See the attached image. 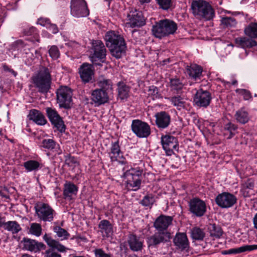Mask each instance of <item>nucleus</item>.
Here are the masks:
<instances>
[{
	"mask_svg": "<svg viewBox=\"0 0 257 257\" xmlns=\"http://www.w3.org/2000/svg\"><path fill=\"white\" fill-rule=\"evenodd\" d=\"M46 28L49 30V31L53 34H56L58 32V28L56 25L51 24V22Z\"/></svg>",
	"mask_w": 257,
	"mask_h": 257,
	"instance_id": "nucleus-59",
	"label": "nucleus"
},
{
	"mask_svg": "<svg viewBox=\"0 0 257 257\" xmlns=\"http://www.w3.org/2000/svg\"><path fill=\"white\" fill-rule=\"evenodd\" d=\"M167 99L174 106L176 107L179 110L186 108V102L184 101V98L180 95L168 97Z\"/></svg>",
	"mask_w": 257,
	"mask_h": 257,
	"instance_id": "nucleus-38",
	"label": "nucleus"
},
{
	"mask_svg": "<svg viewBox=\"0 0 257 257\" xmlns=\"http://www.w3.org/2000/svg\"><path fill=\"white\" fill-rule=\"evenodd\" d=\"M22 257H33V256L29 254L25 253V254H23L22 255Z\"/></svg>",
	"mask_w": 257,
	"mask_h": 257,
	"instance_id": "nucleus-64",
	"label": "nucleus"
},
{
	"mask_svg": "<svg viewBox=\"0 0 257 257\" xmlns=\"http://www.w3.org/2000/svg\"><path fill=\"white\" fill-rule=\"evenodd\" d=\"M23 33L26 36L34 35V39L32 40L33 42H40L39 35L37 33V29L33 26L25 28L23 30Z\"/></svg>",
	"mask_w": 257,
	"mask_h": 257,
	"instance_id": "nucleus-41",
	"label": "nucleus"
},
{
	"mask_svg": "<svg viewBox=\"0 0 257 257\" xmlns=\"http://www.w3.org/2000/svg\"><path fill=\"white\" fill-rule=\"evenodd\" d=\"M234 118L236 121L240 124H245L249 120L248 112L244 108H241L236 111Z\"/></svg>",
	"mask_w": 257,
	"mask_h": 257,
	"instance_id": "nucleus-35",
	"label": "nucleus"
},
{
	"mask_svg": "<svg viewBox=\"0 0 257 257\" xmlns=\"http://www.w3.org/2000/svg\"><path fill=\"white\" fill-rule=\"evenodd\" d=\"M143 173V169L139 167H132L125 171L123 177L126 179V187L134 191L138 190L141 188Z\"/></svg>",
	"mask_w": 257,
	"mask_h": 257,
	"instance_id": "nucleus-6",
	"label": "nucleus"
},
{
	"mask_svg": "<svg viewBox=\"0 0 257 257\" xmlns=\"http://www.w3.org/2000/svg\"><path fill=\"white\" fill-rule=\"evenodd\" d=\"M186 72L192 80L197 81L203 77L202 67L196 64H191L186 67Z\"/></svg>",
	"mask_w": 257,
	"mask_h": 257,
	"instance_id": "nucleus-22",
	"label": "nucleus"
},
{
	"mask_svg": "<svg viewBox=\"0 0 257 257\" xmlns=\"http://www.w3.org/2000/svg\"><path fill=\"white\" fill-rule=\"evenodd\" d=\"M211 99V93L208 91L201 88L196 91L193 98V102L197 106L206 108L209 105Z\"/></svg>",
	"mask_w": 257,
	"mask_h": 257,
	"instance_id": "nucleus-15",
	"label": "nucleus"
},
{
	"mask_svg": "<svg viewBox=\"0 0 257 257\" xmlns=\"http://www.w3.org/2000/svg\"><path fill=\"white\" fill-rule=\"evenodd\" d=\"M28 117L30 120L39 125H44L47 123L44 114L36 109L30 110Z\"/></svg>",
	"mask_w": 257,
	"mask_h": 257,
	"instance_id": "nucleus-28",
	"label": "nucleus"
},
{
	"mask_svg": "<svg viewBox=\"0 0 257 257\" xmlns=\"http://www.w3.org/2000/svg\"><path fill=\"white\" fill-rule=\"evenodd\" d=\"M35 55L34 56H37V58L41 56L40 51L39 50H35Z\"/></svg>",
	"mask_w": 257,
	"mask_h": 257,
	"instance_id": "nucleus-63",
	"label": "nucleus"
},
{
	"mask_svg": "<svg viewBox=\"0 0 257 257\" xmlns=\"http://www.w3.org/2000/svg\"><path fill=\"white\" fill-rule=\"evenodd\" d=\"M98 228L103 236L109 237L113 233V227L109 221L104 219L100 221Z\"/></svg>",
	"mask_w": 257,
	"mask_h": 257,
	"instance_id": "nucleus-31",
	"label": "nucleus"
},
{
	"mask_svg": "<svg viewBox=\"0 0 257 257\" xmlns=\"http://www.w3.org/2000/svg\"><path fill=\"white\" fill-rule=\"evenodd\" d=\"M130 23L132 28L140 27L145 25L146 21L143 13L141 11H135L128 15Z\"/></svg>",
	"mask_w": 257,
	"mask_h": 257,
	"instance_id": "nucleus-24",
	"label": "nucleus"
},
{
	"mask_svg": "<svg viewBox=\"0 0 257 257\" xmlns=\"http://www.w3.org/2000/svg\"><path fill=\"white\" fill-rule=\"evenodd\" d=\"M53 231L57 234L59 237H62L64 239H68L70 236V234L66 230L61 228L60 226H56L53 227Z\"/></svg>",
	"mask_w": 257,
	"mask_h": 257,
	"instance_id": "nucleus-46",
	"label": "nucleus"
},
{
	"mask_svg": "<svg viewBox=\"0 0 257 257\" xmlns=\"http://www.w3.org/2000/svg\"><path fill=\"white\" fill-rule=\"evenodd\" d=\"M118 97L121 100L126 99L129 96L130 87L122 81H119L117 84Z\"/></svg>",
	"mask_w": 257,
	"mask_h": 257,
	"instance_id": "nucleus-33",
	"label": "nucleus"
},
{
	"mask_svg": "<svg viewBox=\"0 0 257 257\" xmlns=\"http://www.w3.org/2000/svg\"><path fill=\"white\" fill-rule=\"evenodd\" d=\"M156 124L159 128L164 129L169 126L171 122V116L167 112L162 111L155 115Z\"/></svg>",
	"mask_w": 257,
	"mask_h": 257,
	"instance_id": "nucleus-21",
	"label": "nucleus"
},
{
	"mask_svg": "<svg viewBox=\"0 0 257 257\" xmlns=\"http://www.w3.org/2000/svg\"><path fill=\"white\" fill-rule=\"evenodd\" d=\"M35 213L41 221L51 222L56 214L55 210L47 203L38 202L34 207Z\"/></svg>",
	"mask_w": 257,
	"mask_h": 257,
	"instance_id": "nucleus-9",
	"label": "nucleus"
},
{
	"mask_svg": "<svg viewBox=\"0 0 257 257\" xmlns=\"http://www.w3.org/2000/svg\"><path fill=\"white\" fill-rule=\"evenodd\" d=\"M205 232L199 227H195L191 230V236L193 239L202 240L205 237Z\"/></svg>",
	"mask_w": 257,
	"mask_h": 257,
	"instance_id": "nucleus-44",
	"label": "nucleus"
},
{
	"mask_svg": "<svg viewBox=\"0 0 257 257\" xmlns=\"http://www.w3.org/2000/svg\"><path fill=\"white\" fill-rule=\"evenodd\" d=\"M237 93L243 96V99L245 100H248L252 98V95L251 92L245 89H237L235 90Z\"/></svg>",
	"mask_w": 257,
	"mask_h": 257,
	"instance_id": "nucleus-53",
	"label": "nucleus"
},
{
	"mask_svg": "<svg viewBox=\"0 0 257 257\" xmlns=\"http://www.w3.org/2000/svg\"><path fill=\"white\" fill-rule=\"evenodd\" d=\"M43 239L51 248L47 250L45 252V257H62L58 253L54 251L57 249L60 252L66 251V248L59 241L53 239L47 234L43 236Z\"/></svg>",
	"mask_w": 257,
	"mask_h": 257,
	"instance_id": "nucleus-10",
	"label": "nucleus"
},
{
	"mask_svg": "<svg viewBox=\"0 0 257 257\" xmlns=\"http://www.w3.org/2000/svg\"><path fill=\"white\" fill-rule=\"evenodd\" d=\"M5 223V220L4 217H2L1 214H0V227H2L4 226Z\"/></svg>",
	"mask_w": 257,
	"mask_h": 257,
	"instance_id": "nucleus-61",
	"label": "nucleus"
},
{
	"mask_svg": "<svg viewBox=\"0 0 257 257\" xmlns=\"http://www.w3.org/2000/svg\"><path fill=\"white\" fill-rule=\"evenodd\" d=\"M78 187L70 181H66L64 184L63 195L65 199L71 200L76 196Z\"/></svg>",
	"mask_w": 257,
	"mask_h": 257,
	"instance_id": "nucleus-23",
	"label": "nucleus"
},
{
	"mask_svg": "<svg viewBox=\"0 0 257 257\" xmlns=\"http://www.w3.org/2000/svg\"><path fill=\"white\" fill-rule=\"evenodd\" d=\"M5 229L11 231L13 234H17L22 230L20 224L16 221L5 222L4 226Z\"/></svg>",
	"mask_w": 257,
	"mask_h": 257,
	"instance_id": "nucleus-40",
	"label": "nucleus"
},
{
	"mask_svg": "<svg viewBox=\"0 0 257 257\" xmlns=\"http://www.w3.org/2000/svg\"><path fill=\"white\" fill-rule=\"evenodd\" d=\"M221 25L223 28H230L235 27L237 24L236 19L231 17H225L221 20Z\"/></svg>",
	"mask_w": 257,
	"mask_h": 257,
	"instance_id": "nucleus-45",
	"label": "nucleus"
},
{
	"mask_svg": "<svg viewBox=\"0 0 257 257\" xmlns=\"http://www.w3.org/2000/svg\"><path fill=\"white\" fill-rule=\"evenodd\" d=\"M106 48L100 40H93L91 43L90 58L93 65H100L106 58Z\"/></svg>",
	"mask_w": 257,
	"mask_h": 257,
	"instance_id": "nucleus-7",
	"label": "nucleus"
},
{
	"mask_svg": "<svg viewBox=\"0 0 257 257\" xmlns=\"http://www.w3.org/2000/svg\"><path fill=\"white\" fill-rule=\"evenodd\" d=\"M216 204L221 208H228L232 207L236 203L237 198L228 192H223L219 194L215 199Z\"/></svg>",
	"mask_w": 257,
	"mask_h": 257,
	"instance_id": "nucleus-16",
	"label": "nucleus"
},
{
	"mask_svg": "<svg viewBox=\"0 0 257 257\" xmlns=\"http://www.w3.org/2000/svg\"><path fill=\"white\" fill-rule=\"evenodd\" d=\"M139 1L141 4H144L145 3H150L151 0H139Z\"/></svg>",
	"mask_w": 257,
	"mask_h": 257,
	"instance_id": "nucleus-62",
	"label": "nucleus"
},
{
	"mask_svg": "<svg viewBox=\"0 0 257 257\" xmlns=\"http://www.w3.org/2000/svg\"><path fill=\"white\" fill-rule=\"evenodd\" d=\"M65 164L69 167L79 165L77 158L71 156L70 154H66L64 156Z\"/></svg>",
	"mask_w": 257,
	"mask_h": 257,
	"instance_id": "nucleus-47",
	"label": "nucleus"
},
{
	"mask_svg": "<svg viewBox=\"0 0 257 257\" xmlns=\"http://www.w3.org/2000/svg\"><path fill=\"white\" fill-rule=\"evenodd\" d=\"M56 143L52 139H44L42 142V147L45 149L52 150L55 148Z\"/></svg>",
	"mask_w": 257,
	"mask_h": 257,
	"instance_id": "nucleus-51",
	"label": "nucleus"
},
{
	"mask_svg": "<svg viewBox=\"0 0 257 257\" xmlns=\"http://www.w3.org/2000/svg\"><path fill=\"white\" fill-rule=\"evenodd\" d=\"M177 28V24L174 21L165 19L160 20L153 25L152 32L156 38L162 39L170 35H173Z\"/></svg>",
	"mask_w": 257,
	"mask_h": 257,
	"instance_id": "nucleus-4",
	"label": "nucleus"
},
{
	"mask_svg": "<svg viewBox=\"0 0 257 257\" xmlns=\"http://www.w3.org/2000/svg\"><path fill=\"white\" fill-rule=\"evenodd\" d=\"M28 51H29V54H28L27 56H25L26 58H27L26 63L31 65L35 59L37 58V56H34V54L31 52V50L29 48L28 49Z\"/></svg>",
	"mask_w": 257,
	"mask_h": 257,
	"instance_id": "nucleus-57",
	"label": "nucleus"
},
{
	"mask_svg": "<svg viewBox=\"0 0 257 257\" xmlns=\"http://www.w3.org/2000/svg\"><path fill=\"white\" fill-rule=\"evenodd\" d=\"M13 45H14V47L16 49H17L18 50L20 49L21 51H22V49H23V54H25L26 55V56H27L28 54H29V51H28V48H26L27 46V45L26 44H25L24 42L22 40H19L15 41L14 42Z\"/></svg>",
	"mask_w": 257,
	"mask_h": 257,
	"instance_id": "nucleus-50",
	"label": "nucleus"
},
{
	"mask_svg": "<svg viewBox=\"0 0 257 257\" xmlns=\"http://www.w3.org/2000/svg\"><path fill=\"white\" fill-rule=\"evenodd\" d=\"M23 241L25 248L30 251L39 252L46 247V245L43 243L30 238L24 237Z\"/></svg>",
	"mask_w": 257,
	"mask_h": 257,
	"instance_id": "nucleus-27",
	"label": "nucleus"
},
{
	"mask_svg": "<svg viewBox=\"0 0 257 257\" xmlns=\"http://www.w3.org/2000/svg\"><path fill=\"white\" fill-rule=\"evenodd\" d=\"M91 100L95 106H100L109 101L108 94L101 89L96 88L91 92Z\"/></svg>",
	"mask_w": 257,
	"mask_h": 257,
	"instance_id": "nucleus-19",
	"label": "nucleus"
},
{
	"mask_svg": "<svg viewBox=\"0 0 257 257\" xmlns=\"http://www.w3.org/2000/svg\"><path fill=\"white\" fill-rule=\"evenodd\" d=\"M244 34L250 38H257V22H250L244 29Z\"/></svg>",
	"mask_w": 257,
	"mask_h": 257,
	"instance_id": "nucleus-36",
	"label": "nucleus"
},
{
	"mask_svg": "<svg viewBox=\"0 0 257 257\" xmlns=\"http://www.w3.org/2000/svg\"><path fill=\"white\" fill-rule=\"evenodd\" d=\"M104 40L106 46L112 56L119 59L125 53L126 44L123 37L119 32L112 30L107 32Z\"/></svg>",
	"mask_w": 257,
	"mask_h": 257,
	"instance_id": "nucleus-2",
	"label": "nucleus"
},
{
	"mask_svg": "<svg viewBox=\"0 0 257 257\" xmlns=\"http://www.w3.org/2000/svg\"><path fill=\"white\" fill-rule=\"evenodd\" d=\"M148 92L149 95L151 96L153 99L162 98L161 94L159 91V88L156 86L151 85L149 86Z\"/></svg>",
	"mask_w": 257,
	"mask_h": 257,
	"instance_id": "nucleus-49",
	"label": "nucleus"
},
{
	"mask_svg": "<svg viewBox=\"0 0 257 257\" xmlns=\"http://www.w3.org/2000/svg\"><path fill=\"white\" fill-rule=\"evenodd\" d=\"M208 230L210 236L215 238H220L223 232L221 227L215 223H210L208 225Z\"/></svg>",
	"mask_w": 257,
	"mask_h": 257,
	"instance_id": "nucleus-37",
	"label": "nucleus"
},
{
	"mask_svg": "<svg viewBox=\"0 0 257 257\" xmlns=\"http://www.w3.org/2000/svg\"><path fill=\"white\" fill-rule=\"evenodd\" d=\"M42 227L40 224L32 223L31 224L30 232L36 236H40L42 233Z\"/></svg>",
	"mask_w": 257,
	"mask_h": 257,
	"instance_id": "nucleus-48",
	"label": "nucleus"
},
{
	"mask_svg": "<svg viewBox=\"0 0 257 257\" xmlns=\"http://www.w3.org/2000/svg\"><path fill=\"white\" fill-rule=\"evenodd\" d=\"M34 87L40 93H48L51 89L52 76L50 69L45 66L40 67L37 73L31 77Z\"/></svg>",
	"mask_w": 257,
	"mask_h": 257,
	"instance_id": "nucleus-3",
	"label": "nucleus"
},
{
	"mask_svg": "<svg viewBox=\"0 0 257 257\" xmlns=\"http://www.w3.org/2000/svg\"><path fill=\"white\" fill-rule=\"evenodd\" d=\"M50 56L53 59L56 60L59 58L60 53L57 46L53 45L50 46L48 51Z\"/></svg>",
	"mask_w": 257,
	"mask_h": 257,
	"instance_id": "nucleus-52",
	"label": "nucleus"
},
{
	"mask_svg": "<svg viewBox=\"0 0 257 257\" xmlns=\"http://www.w3.org/2000/svg\"><path fill=\"white\" fill-rule=\"evenodd\" d=\"M160 8L164 10H168L171 7V0H156Z\"/></svg>",
	"mask_w": 257,
	"mask_h": 257,
	"instance_id": "nucleus-54",
	"label": "nucleus"
},
{
	"mask_svg": "<svg viewBox=\"0 0 257 257\" xmlns=\"http://www.w3.org/2000/svg\"><path fill=\"white\" fill-rule=\"evenodd\" d=\"M189 210L197 217H201L206 211V206L204 201L198 198H193L189 202Z\"/></svg>",
	"mask_w": 257,
	"mask_h": 257,
	"instance_id": "nucleus-18",
	"label": "nucleus"
},
{
	"mask_svg": "<svg viewBox=\"0 0 257 257\" xmlns=\"http://www.w3.org/2000/svg\"><path fill=\"white\" fill-rule=\"evenodd\" d=\"M254 186V181L253 179H248L243 184V187L244 192L246 189L253 190Z\"/></svg>",
	"mask_w": 257,
	"mask_h": 257,
	"instance_id": "nucleus-55",
	"label": "nucleus"
},
{
	"mask_svg": "<svg viewBox=\"0 0 257 257\" xmlns=\"http://www.w3.org/2000/svg\"><path fill=\"white\" fill-rule=\"evenodd\" d=\"M70 9L71 15L75 17H85L89 14L85 0H71Z\"/></svg>",
	"mask_w": 257,
	"mask_h": 257,
	"instance_id": "nucleus-13",
	"label": "nucleus"
},
{
	"mask_svg": "<svg viewBox=\"0 0 257 257\" xmlns=\"http://www.w3.org/2000/svg\"><path fill=\"white\" fill-rule=\"evenodd\" d=\"M99 89H101L108 94L112 90V82L110 79H102L97 82Z\"/></svg>",
	"mask_w": 257,
	"mask_h": 257,
	"instance_id": "nucleus-42",
	"label": "nucleus"
},
{
	"mask_svg": "<svg viewBox=\"0 0 257 257\" xmlns=\"http://www.w3.org/2000/svg\"><path fill=\"white\" fill-rule=\"evenodd\" d=\"M132 132L139 138H148L151 134L150 126L140 119H134L131 124Z\"/></svg>",
	"mask_w": 257,
	"mask_h": 257,
	"instance_id": "nucleus-12",
	"label": "nucleus"
},
{
	"mask_svg": "<svg viewBox=\"0 0 257 257\" xmlns=\"http://www.w3.org/2000/svg\"><path fill=\"white\" fill-rule=\"evenodd\" d=\"M95 257H112L110 253H106L102 248H97L94 250Z\"/></svg>",
	"mask_w": 257,
	"mask_h": 257,
	"instance_id": "nucleus-56",
	"label": "nucleus"
},
{
	"mask_svg": "<svg viewBox=\"0 0 257 257\" xmlns=\"http://www.w3.org/2000/svg\"><path fill=\"white\" fill-rule=\"evenodd\" d=\"M155 202V195L152 193H148L141 200L140 203L143 206L151 208Z\"/></svg>",
	"mask_w": 257,
	"mask_h": 257,
	"instance_id": "nucleus-43",
	"label": "nucleus"
},
{
	"mask_svg": "<svg viewBox=\"0 0 257 257\" xmlns=\"http://www.w3.org/2000/svg\"><path fill=\"white\" fill-rule=\"evenodd\" d=\"M46 113L51 124L61 133L65 132L66 125L62 117L59 114L55 108L46 107Z\"/></svg>",
	"mask_w": 257,
	"mask_h": 257,
	"instance_id": "nucleus-11",
	"label": "nucleus"
},
{
	"mask_svg": "<svg viewBox=\"0 0 257 257\" xmlns=\"http://www.w3.org/2000/svg\"><path fill=\"white\" fill-rule=\"evenodd\" d=\"M253 223L254 225V227L257 229V213L255 214L253 218Z\"/></svg>",
	"mask_w": 257,
	"mask_h": 257,
	"instance_id": "nucleus-60",
	"label": "nucleus"
},
{
	"mask_svg": "<svg viewBox=\"0 0 257 257\" xmlns=\"http://www.w3.org/2000/svg\"><path fill=\"white\" fill-rule=\"evenodd\" d=\"M173 219L172 216L165 215H161L156 218L153 225L156 231L146 238L149 248H158L161 243L170 241L172 236L168 228L172 224Z\"/></svg>",
	"mask_w": 257,
	"mask_h": 257,
	"instance_id": "nucleus-1",
	"label": "nucleus"
},
{
	"mask_svg": "<svg viewBox=\"0 0 257 257\" xmlns=\"http://www.w3.org/2000/svg\"><path fill=\"white\" fill-rule=\"evenodd\" d=\"M50 21L49 19L41 18L38 19L37 21V24L42 26L47 27L50 24Z\"/></svg>",
	"mask_w": 257,
	"mask_h": 257,
	"instance_id": "nucleus-58",
	"label": "nucleus"
},
{
	"mask_svg": "<svg viewBox=\"0 0 257 257\" xmlns=\"http://www.w3.org/2000/svg\"><path fill=\"white\" fill-rule=\"evenodd\" d=\"M127 241L130 249L133 251H141L143 248V240L135 234H129Z\"/></svg>",
	"mask_w": 257,
	"mask_h": 257,
	"instance_id": "nucleus-26",
	"label": "nucleus"
},
{
	"mask_svg": "<svg viewBox=\"0 0 257 257\" xmlns=\"http://www.w3.org/2000/svg\"><path fill=\"white\" fill-rule=\"evenodd\" d=\"M161 144L167 156H171L174 154V150L178 148L177 138L171 135L162 136Z\"/></svg>",
	"mask_w": 257,
	"mask_h": 257,
	"instance_id": "nucleus-17",
	"label": "nucleus"
},
{
	"mask_svg": "<svg viewBox=\"0 0 257 257\" xmlns=\"http://www.w3.org/2000/svg\"><path fill=\"white\" fill-rule=\"evenodd\" d=\"M257 249V244L245 245L238 248H231L222 251L223 254H237L245 251H250Z\"/></svg>",
	"mask_w": 257,
	"mask_h": 257,
	"instance_id": "nucleus-30",
	"label": "nucleus"
},
{
	"mask_svg": "<svg viewBox=\"0 0 257 257\" xmlns=\"http://www.w3.org/2000/svg\"><path fill=\"white\" fill-rule=\"evenodd\" d=\"M72 91L66 86H60L56 91L57 103L60 108L70 109L73 106Z\"/></svg>",
	"mask_w": 257,
	"mask_h": 257,
	"instance_id": "nucleus-8",
	"label": "nucleus"
},
{
	"mask_svg": "<svg viewBox=\"0 0 257 257\" xmlns=\"http://www.w3.org/2000/svg\"><path fill=\"white\" fill-rule=\"evenodd\" d=\"M120 150L119 141L118 140L112 142L110 145V152L108 153L109 157L112 162H118L121 165L127 164V161L122 155Z\"/></svg>",
	"mask_w": 257,
	"mask_h": 257,
	"instance_id": "nucleus-14",
	"label": "nucleus"
},
{
	"mask_svg": "<svg viewBox=\"0 0 257 257\" xmlns=\"http://www.w3.org/2000/svg\"><path fill=\"white\" fill-rule=\"evenodd\" d=\"M238 126L235 123L229 121L224 124L223 126L224 135H228L227 139H230L237 133Z\"/></svg>",
	"mask_w": 257,
	"mask_h": 257,
	"instance_id": "nucleus-34",
	"label": "nucleus"
},
{
	"mask_svg": "<svg viewBox=\"0 0 257 257\" xmlns=\"http://www.w3.org/2000/svg\"><path fill=\"white\" fill-rule=\"evenodd\" d=\"M173 242L177 248L181 251L188 250L189 242L185 233H177L173 239Z\"/></svg>",
	"mask_w": 257,
	"mask_h": 257,
	"instance_id": "nucleus-25",
	"label": "nucleus"
},
{
	"mask_svg": "<svg viewBox=\"0 0 257 257\" xmlns=\"http://www.w3.org/2000/svg\"><path fill=\"white\" fill-rule=\"evenodd\" d=\"M169 80L170 87L172 90L179 92L183 89L184 86L182 80L177 77L170 78Z\"/></svg>",
	"mask_w": 257,
	"mask_h": 257,
	"instance_id": "nucleus-39",
	"label": "nucleus"
},
{
	"mask_svg": "<svg viewBox=\"0 0 257 257\" xmlns=\"http://www.w3.org/2000/svg\"><path fill=\"white\" fill-rule=\"evenodd\" d=\"M79 73L83 82L84 83L89 82L92 80L94 74L93 65L87 63H83L79 68Z\"/></svg>",
	"mask_w": 257,
	"mask_h": 257,
	"instance_id": "nucleus-20",
	"label": "nucleus"
},
{
	"mask_svg": "<svg viewBox=\"0 0 257 257\" xmlns=\"http://www.w3.org/2000/svg\"><path fill=\"white\" fill-rule=\"evenodd\" d=\"M191 8L194 16L206 20H212L215 16L214 9L209 3L205 1L193 0Z\"/></svg>",
	"mask_w": 257,
	"mask_h": 257,
	"instance_id": "nucleus-5",
	"label": "nucleus"
},
{
	"mask_svg": "<svg viewBox=\"0 0 257 257\" xmlns=\"http://www.w3.org/2000/svg\"><path fill=\"white\" fill-rule=\"evenodd\" d=\"M235 42L236 45L243 49L251 48L257 45V42L254 39L248 37L236 38L235 39Z\"/></svg>",
	"mask_w": 257,
	"mask_h": 257,
	"instance_id": "nucleus-29",
	"label": "nucleus"
},
{
	"mask_svg": "<svg viewBox=\"0 0 257 257\" xmlns=\"http://www.w3.org/2000/svg\"><path fill=\"white\" fill-rule=\"evenodd\" d=\"M23 166L27 172H37L43 167L42 163L35 160H30L25 162Z\"/></svg>",
	"mask_w": 257,
	"mask_h": 257,
	"instance_id": "nucleus-32",
	"label": "nucleus"
}]
</instances>
